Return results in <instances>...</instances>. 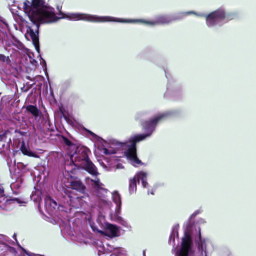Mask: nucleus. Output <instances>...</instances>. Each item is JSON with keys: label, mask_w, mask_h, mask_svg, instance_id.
Returning <instances> with one entry per match:
<instances>
[{"label": "nucleus", "mask_w": 256, "mask_h": 256, "mask_svg": "<svg viewBox=\"0 0 256 256\" xmlns=\"http://www.w3.org/2000/svg\"><path fill=\"white\" fill-rule=\"evenodd\" d=\"M144 114V112L138 114L136 116V119L140 120L141 125L146 133L132 136L126 142H121L116 140H110L109 142H107L98 136L93 132L89 130H87V132L93 138L102 141V148L101 152L102 153L108 155L116 153V149L120 148H124L126 150L124 154L128 160L133 166H136L141 163V161L138 159L136 156V143L150 136L154 131L157 124L161 120L168 118L172 114V112H166L159 113L150 120L146 121L141 120Z\"/></svg>", "instance_id": "nucleus-1"}, {"label": "nucleus", "mask_w": 256, "mask_h": 256, "mask_svg": "<svg viewBox=\"0 0 256 256\" xmlns=\"http://www.w3.org/2000/svg\"><path fill=\"white\" fill-rule=\"evenodd\" d=\"M23 8L27 14L32 24L26 25V37L31 38L36 50L39 52L38 29L40 24H50L57 22L61 18H66L70 20H80L82 19H74L82 16V13L64 14L61 12L56 15L54 9L47 7L44 0H22Z\"/></svg>", "instance_id": "nucleus-2"}, {"label": "nucleus", "mask_w": 256, "mask_h": 256, "mask_svg": "<svg viewBox=\"0 0 256 256\" xmlns=\"http://www.w3.org/2000/svg\"><path fill=\"white\" fill-rule=\"evenodd\" d=\"M88 149L84 146H78L75 153L70 155V161L65 162L64 170L70 177L73 178L72 174L76 169L81 167L91 175L94 176V179L86 178V182L90 184L98 197L100 198V204L101 207L110 208L112 204L105 198L107 190L102 187L103 184L96 176L99 174L97 168L88 158Z\"/></svg>", "instance_id": "nucleus-3"}, {"label": "nucleus", "mask_w": 256, "mask_h": 256, "mask_svg": "<svg viewBox=\"0 0 256 256\" xmlns=\"http://www.w3.org/2000/svg\"><path fill=\"white\" fill-rule=\"evenodd\" d=\"M196 230L197 232V230ZM198 232L194 238L197 250L193 251L192 238L194 235L193 227L190 223L186 224L184 236L182 238L181 246L176 252V256H208V240L202 238L200 228H198Z\"/></svg>", "instance_id": "nucleus-4"}, {"label": "nucleus", "mask_w": 256, "mask_h": 256, "mask_svg": "<svg viewBox=\"0 0 256 256\" xmlns=\"http://www.w3.org/2000/svg\"><path fill=\"white\" fill-rule=\"evenodd\" d=\"M194 14L199 17H204L206 23L208 28H214L216 26H221L224 24L234 19L236 16V12H226L224 8L221 7L217 10L205 14L204 13H196L194 11L179 12L171 16L172 21L182 19L186 16Z\"/></svg>", "instance_id": "nucleus-5"}, {"label": "nucleus", "mask_w": 256, "mask_h": 256, "mask_svg": "<svg viewBox=\"0 0 256 256\" xmlns=\"http://www.w3.org/2000/svg\"><path fill=\"white\" fill-rule=\"evenodd\" d=\"M82 17H76L74 19H82V20L94 22H117L122 23L142 22L149 25L168 24L172 21L171 16H162L156 18L155 20L147 21L142 19H123L110 16H98L84 14Z\"/></svg>", "instance_id": "nucleus-6"}, {"label": "nucleus", "mask_w": 256, "mask_h": 256, "mask_svg": "<svg viewBox=\"0 0 256 256\" xmlns=\"http://www.w3.org/2000/svg\"><path fill=\"white\" fill-rule=\"evenodd\" d=\"M112 198L113 202L116 204V207L114 212H112L110 214L111 220L125 226H127V222L120 216L122 208V202L120 194L117 192H114L112 194Z\"/></svg>", "instance_id": "nucleus-7"}, {"label": "nucleus", "mask_w": 256, "mask_h": 256, "mask_svg": "<svg viewBox=\"0 0 256 256\" xmlns=\"http://www.w3.org/2000/svg\"><path fill=\"white\" fill-rule=\"evenodd\" d=\"M148 174L144 172H140L130 180L129 182V193L130 194L136 193V182L142 181V184L144 188H146L148 184L146 182Z\"/></svg>", "instance_id": "nucleus-8"}, {"label": "nucleus", "mask_w": 256, "mask_h": 256, "mask_svg": "<svg viewBox=\"0 0 256 256\" xmlns=\"http://www.w3.org/2000/svg\"><path fill=\"white\" fill-rule=\"evenodd\" d=\"M26 202L24 200L20 198H9L4 196V194L0 195V208L2 210H8V206L12 204H16L22 206Z\"/></svg>", "instance_id": "nucleus-9"}, {"label": "nucleus", "mask_w": 256, "mask_h": 256, "mask_svg": "<svg viewBox=\"0 0 256 256\" xmlns=\"http://www.w3.org/2000/svg\"><path fill=\"white\" fill-rule=\"evenodd\" d=\"M64 197L65 200H66L68 204L70 206L74 208L78 207V202H79L81 198L75 195L72 190H66Z\"/></svg>", "instance_id": "nucleus-10"}, {"label": "nucleus", "mask_w": 256, "mask_h": 256, "mask_svg": "<svg viewBox=\"0 0 256 256\" xmlns=\"http://www.w3.org/2000/svg\"><path fill=\"white\" fill-rule=\"evenodd\" d=\"M101 234H104L110 238L117 236L118 235L119 230L117 226L112 224H107L104 232L99 230Z\"/></svg>", "instance_id": "nucleus-11"}, {"label": "nucleus", "mask_w": 256, "mask_h": 256, "mask_svg": "<svg viewBox=\"0 0 256 256\" xmlns=\"http://www.w3.org/2000/svg\"><path fill=\"white\" fill-rule=\"evenodd\" d=\"M44 205L46 210L50 214H52L58 206L56 202L48 196H46L44 198Z\"/></svg>", "instance_id": "nucleus-12"}, {"label": "nucleus", "mask_w": 256, "mask_h": 256, "mask_svg": "<svg viewBox=\"0 0 256 256\" xmlns=\"http://www.w3.org/2000/svg\"><path fill=\"white\" fill-rule=\"evenodd\" d=\"M72 190H76L80 192H84L86 189L85 186L78 180H74L70 182Z\"/></svg>", "instance_id": "nucleus-13"}, {"label": "nucleus", "mask_w": 256, "mask_h": 256, "mask_svg": "<svg viewBox=\"0 0 256 256\" xmlns=\"http://www.w3.org/2000/svg\"><path fill=\"white\" fill-rule=\"evenodd\" d=\"M20 149L22 153L24 155L36 158H39L38 154L30 150L29 148L25 145L24 142H22Z\"/></svg>", "instance_id": "nucleus-14"}, {"label": "nucleus", "mask_w": 256, "mask_h": 256, "mask_svg": "<svg viewBox=\"0 0 256 256\" xmlns=\"http://www.w3.org/2000/svg\"><path fill=\"white\" fill-rule=\"evenodd\" d=\"M26 110L35 117H37L39 115L40 110L36 106L28 105L26 107Z\"/></svg>", "instance_id": "nucleus-15"}, {"label": "nucleus", "mask_w": 256, "mask_h": 256, "mask_svg": "<svg viewBox=\"0 0 256 256\" xmlns=\"http://www.w3.org/2000/svg\"><path fill=\"white\" fill-rule=\"evenodd\" d=\"M40 192L39 191H35L32 192L30 196L32 200L36 202H40L41 200L40 196Z\"/></svg>", "instance_id": "nucleus-16"}, {"label": "nucleus", "mask_w": 256, "mask_h": 256, "mask_svg": "<svg viewBox=\"0 0 256 256\" xmlns=\"http://www.w3.org/2000/svg\"><path fill=\"white\" fill-rule=\"evenodd\" d=\"M22 179L20 178H18L16 182H12L10 186L12 188H18L21 186Z\"/></svg>", "instance_id": "nucleus-17"}, {"label": "nucleus", "mask_w": 256, "mask_h": 256, "mask_svg": "<svg viewBox=\"0 0 256 256\" xmlns=\"http://www.w3.org/2000/svg\"><path fill=\"white\" fill-rule=\"evenodd\" d=\"M178 236V232L176 228H174L172 230V234L169 238V242H171L172 241L174 242V238L176 236Z\"/></svg>", "instance_id": "nucleus-18"}, {"label": "nucleus", "mask_w": 256, "mask_h": 256, "mask_svg": "<svg viewBox=\"0 0 256 256\" xmlns=\"http://www.w3.org/2000/svg\"><path fill=\"white\" fill-rule=\"evenodd\" d=\"M116 250L118 252V256L125 255L126 254V250L123 248H116Z\"/></svg>", "instance_id": "nucleus-19"}, {"label": "nucleus", "mask_w": 256, "mask_h": 256, "mask_svg": "<svg viewBox=\"0 0 256 256\" xmlns=\"http://www.w3.org/2000/svg\"><path fill=\"white\" fill-rule=\"evenodd\" d=\"M200 212L199 210H196V212H194L190 216V220L192 219V218H194L197 214H200Z\"/></svg>", "instance_id": "nucleus-20"}, {"label": "nucleus", "mask_w": 256, "mask_h": 256, "mask_svg": "<svg viewBox=\"0 0 256 256\" xmlns=\"http://www.w3.org/2000/svg\"><path fill=\"white\" fill-rule=\"evenodd\" d=\"M200 212L199 210H196V212H194L190 216V220L192 219V218H194L197 214H200Z\"/></svg>", "instance_id": "nucleus-21"}, {"label": "nucleus", "mask_w": 256, "mask_h": 256, "mask_svg": "<svg viewBox=\"0 0 256 256\" xmlns=\"http://www.w3.org/2000/svg\"><path fill=\"white\" fill-rule=\"evenodd\" d=\"M25 254L28 256H36V254L34 253H32L31 252H28L26 250H24Z\"/></svg>", "instance_id": "nucleus-22"}, {"label": "nucleus", "mask_w": 256, "mask_h": 256, "mask_svg": "<svg viewBox=\"0 0 256 256\" xmlns=\"http://www.w3.org/2000/svg\"><path fill=\"white\" fill-rule=\"evenodd\" d=\"M6 60V57L4 54H0V60L4 62Z\"/></svg>", "instance_id": "nucleus-23"}, {"label": "nucleus", "mask_w": 256, "mask_h": 256, "mask_svg": "<svg viewBox=\"0 0 256 256\" xmlns=\"http://www.w3.org/2000/svg\"><path fill=\"white\" fill-rule=\"evenodd\" d=\"M5 240V236L0 234V243L2 242L3 241Z\"/></svg>", "instance_id": "nucleus-24"}, {"label": "nucleus", "mask_w": 256, "mask_h": 256, "mask_svg": "<svg viewBox=\"0 0 256 256\" xmlns=\"http://www.w3.org/2000/svg\"><path fill=\"white\" fill-rule=\"evenodd\" d=\"M123 168H124V166H122V164H118L116 166V169Z\"/></svg>", "instance_id": "nucleus-25"}, {"label": "nucleus", "mask_w": 256, "mask_h": 256, "mask_svg": "<svg viewBox=\"0 0 256 256\" xmlns=\"http://www.w3.org/2000/svg\"><path fill=\"white\" fill-rule=\"evenodd\" d=\"M198 222L200 224H204L206 222V221L204 219L200 218L198 220Z\"/></svg>", "instance_id": "nucleus-26"}, {"label": "nucleus", "mask_w": 256, "mask_h": 256, "mask_svg": "<svg viewBox=\"0 0 256 256\" xmlns=\"http://www.w3.org/2000/svg\"><path fill=\"white\" fill-rule=\"evenodd\" d=\"M4 190L3 188L0 187V195L4 194Z\"/></svg>", "instance_id": "nucleus-27"}, {"label": "nucleus", "mask_w": 256, "mask_h": 256, "mask_svg": "<svg viewBox=\"0 0 256 256\" xmlns=\"http://www.w3.org/2000/svg\"><path fill=\"white\" fill-rule=\"evenodd\" d=\"M143 255L144 256H145V250H144L143 252Z\"/></svg>", "instance_id": "nucleus-28"}, {"label": "nucleus", "mask_w": 256, "mask_h": 256, "mask_svg": "<svg viewBox=\"0 0 256 256\" xmlns=\"http://www.w3.org/2000/svg\"><path fill=\"white\" fill-rule=\"evenodd\" d=\"M151 194H154V192H151Z\"/></svg>", "instance_id": "nucleus-29"}, {"label": "nucleus", "mask_w": 256, "mask_h": 256, "mask_svg": "<svg viewBox=\"0 0 256 256\" xmlns=\"http://www.w3.org/2000/svg\"><path fill=\"white\" fill-rule=\"evenodd\" d=\"M2 146H4V144H2Z\"/></svg>", "instance_id": "nucleus-30"}]
</instances>
